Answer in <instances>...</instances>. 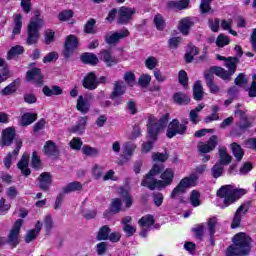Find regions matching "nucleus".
<instances>
[{
    "instance_id": "48",
    "label": "nucleus",
    "mask_w": 256,
    "mask_h": 256,
    "mask_svg": "<svg viewBox=\"0 0 256 256\" xmlns=\"http://www.w3.org/2000/svg\"><path fill=\"white\" fill-rule=\"evenodd\" d=\"M200 197L201 196L197 190H193L191 192L190 201L193 207H199V205H201V200L199 199Z\"/></svg>"
},
{
    "instance_id": "42",
    "label": "nucleus",
    "mask_w": 256,
    "mask_h": 256,
    "mask_svg": "<svg viewBox=\"0 0 256 256\" xmlns=\"http://www.w3.org/2000/svg\"><path fill=\"white\" fill-rule=\"evenodd\" d=\"M231 149H232V152H233V155H234L236 161H241V159H243V156L245 155L243 148H241L239 146V144L233 143L231 145Z\"/></svg>"
},
{
    "instance_id": "47",
    "label": "nucleus",
    "mask_w": 256,
    "mask_h": 256,
    "mask_svg": "<svg viewBox=\"0 0 256 256\" xmlns=\"http://www.w3.org/2000/svg\"><path fill=\"white\" fill-rule=\"evenodd\" d=\"M154 24L158 31H163L165 29V19H163V16L161 14H157L154 17Z\"/></svg>"
},
{
    "instance_id": "17",
    "label": "nucleus",
    "mask_w": 256,
    "mask_h": 256,
    "mask_svg": "<svg viewBox=\"0 0 256 256\" xmlns=\"http://www.w3.org/2000/svg\"><path fill=\"white\" fill-rule=\"evenodd\" d=\"M26 79L27 81H33L36 85H43V75L41 74V70L38 68L28 71Z\"/></svg>"
},
{
    "instance_id": "37",
    "label": "nucleus",
    "mask_w": 256,
    "mask_h": 256,
    "mask_svg": "<svg viewBox=\"0 0 256 256\" xmlns=\"http://www.w3.org/2000/svg\"><path fill=\"white\" fill-rule=\"evenodd\" d=\"M173 99L174 102L177 103V105H188V103H191V98L181 92L175 93Z\"/></svg>"
},
{
    "instance_id": "22",
    "label": "nucleus",
    "mask_w": 256,
    "mask_h": 256,
    "mask_svg": "<svg viewBox=\"0 0 256 256\" xmlns=\"http://www.w3.org/2000/svg\"><path fill=\"white\" fill-rule=\"evenodd\" d=\"M18 169H20L22 175H25V177L31 175V170L29 169V154H23L18 162Z\"/></svg>"
},
{
    "instance_id": "23",
    "label": "nucleus",
    "mask_w": 256,
    "mask_h": 256,
    "mask_svg": "<svg viewBox=\"0 0 256 256\" xmlns=\"http://www.w3.org/2000/svg\"><path fill=\"white\" fill-rule=\"evenodd\" d=\"M44 153L47 157H59V147L53 141H47L44 145Z\"/></svg>"
},
{
    "instance_id": "32",
    "label": "nucleus",
    "mask_w": 256,
    "mask_h": 256,
    "mask_svg": "<svg viewBox=\"0 0 256 256\" xmlns=\"http://www.w3.org/2000/svg\"><path fill=\"white\" fill-rule=\"evenodd\" d=\"M37 121V114L35 113H24L21 117V125L22 127H27L31 125V123H35Z\"/></svg>"
},
{
    "instance_id": "3",
    "label": "nucleus",
    "mask_w": 256,
    "mask_h": 256,
    "mask_svg": "<svg viewBox=\"0 0 256 256\" xmlns=\"http://www.w3.org/2000/svg\"><path fill=\"white\" fill-rule=\"evenodd\" d=\"M245 193H247L245 189H239L234 185H224L217 191V196L219 199H223L222 208H225L235 203V201L242 197V195H245Z\"/></svg>"
},
{
    "instance_id": "64",
    "label": "nucleus",
    "mask_w": 256,
    "mask_h": 256,
    "mask_svg": "<svg viewBox=\"0 0 256 256\" xmlns=\"http://www.w3.org/2000/svg\"><path fill=\"white\" fill-rule=\"evenodd\" d=\"M153 143H155V141H153L151 139H150V141L142 143L141 150H140L141 153H149V151H151V149H153Z\"/></svg>"
},
{
    "instance_id": "34",
    "label": "nucleus",
    "mask_w": 256,
    "mask_h": 256,
    "mask_svg": "<svg viewBox=\"0 0 256 256\" xmlns=\"http://www.w3.org/2000/svg\"><path fill=\"white\" fill-rule=\"evenodd\" d=\"M237 63H239V58L228 57L225 62V67L229 70L230 75H233L237 71Z\"/></svg>"
},
{
    "instance_id": "60",
    "label": "nucleus",
    "mask_w": 256,
    "mask_h": 256,
    "mask_svg": "<svg viewBox=\"0 0 256 256\" xmlns=\"http://www.w3.org/2000/svg\"><path fill=\"white\" fill-rule=\"evenodd\" d=\"M92 175L95 179H101L103 177V167L99 165H94L92 168Z\"/></svg>"
},
{
    "instance_id": "26",
    "label": "nucleus",
    "mask_w": 256,
    "mask_h": 256,
    "mask_svg": "<svg viewBox=\"0 0 256 256\" xmlns=\"http://www.w3.org/2000/svg\"><path fill=\"white\" fill-rule=\"evenodd\" d=\"M137 149V145L131 142H126L123 145L122 158L123 159H131L133 157V153Z\"/></svg>"
},
{
    "instance_id": "15",
    "label": "nucleus",
    "mask_w": 256,
    "mask_h": 256,
    "mask_svg": "<svg viewBox=\"0 0 256 256\" xmlns=\"http://www.w3.org/2000/svg\"><path fill=\"white\" fill-rule=\"evenodd\" d=\"M13 139H15V128L8 127L2 131V147H9L13 143Z\"/></svg>"
},
{
    "instance_id": "4",
    "label": "nucleus",
    "mask_w": 256,
    "mask_h": 256,
    "mask_svg": "<svg viewBox=\"0 0 256 256\" xmlns=\"http://www.w3.org/2000/svg\"><path fill=\"white\" fill-rule=\"evenodd\" d=\"M44 22L41 17V11L35 10L34 16L30 19L27 27V45H35L39 41V29L43 27Z\"/></svg>"
},
{
    "instance_id": "35",
    "label": "nucleus",
    "mask_w": 256,
    "mask_h": 256,
    "mask_svg": "<svg viewBox=\"0 0 256 256\" xmlns=\"http://www.w3.org/2000/svg\"><path fill=\"white\" fill-rule=\"evenodd\" d=\"M168 5L170 9H174V11H181L189 7V0L172 1L169 2Z\"/></svg>"
},
{
    "instance_id": "28",
    "label": "nucleus",
    "mask_w": 256,
    "mask_h": 256,
    "mask_svg": "<svg viewBox=\"0 0 256 256\" xmlns=\"http://www.w3.org/2000/svg\"><path fill=\"white\" fill-rule=\"evenodd\" d=\"M217 223V217L209 218L207 221V231L211 241H213V237H215V233H217Z\"/></svg>"
},
{
    "instance_id": "36",
    "label": "nucleus",
    "mask_w": 256,
    "mask_h": 256,
    "mask_svg": "<svg viewBox=\"0 0 256 256\" xmlns=\"http://www.w3.org/2000/svg\"><path fill=\"white\" fill-rule=\"evenodd\" d=\"M42 91L46 97H53V95H63V89H61L59 86H53L52 88L44 86Z\"/></svg>"
},
{
    "instance_id": "45",
    "label": "nucleus",
    "mask_w": 256,
    "mask_h": 256,
    "mask_svg": "<svg viewBox=\"0 0 256 256\" xmlns=\"http://www.w3.org/2000/svg\"><path fill=\"white\" fill-rule=\"evenodd\" d=\"M82 153L87 157H97L99 155V149L86 145L83 146Z\"/></svg>"
},
{
    "instance_id": "51",
    "label": "nucleus",
    "mask_w": 256,
    "mask_h": 256,
    "mask_svg": "<svg viewBox=\"0 0 256 256\" xmlns=\"http://www.w3.org/2000/svg\"><path fill=\"white\" fill-rule=\"evenodd\" d=\"M69 145L74 151H80L81 147H83V141L81 138L75 137L70 141Z\"/></svg>"
},
{
    "instance_id": "41",
    "label": "nucleus",
    "mask_w": 256,
    "mask_h": 256,
    "mask_svg": "<svg viewBox=\"0 0 256 256\" xmlns=\"http://www.w3.org/2000/svg\"><path fill=\"white\" fill-rule=\"evenodd\" d=\"M81 60L83 63H88L89 65H97V63H99V58L93 53H84L81 56Z\"/></svg>"
},
{
    "instance_id": "6",
    "label": "nucleus",
    "mask_w": 256,
    "mask_h": 256,
    "mask_svg": "<svg viewBox=\"0 0 256 256\" xmlns=\"http://www.w3.org/2000/svg\"><path fill=\"white\" fill-rule=\"evenodd\" d=\"M197 179L199 177L196 174H192L189 177L183 178L179 184L173 189L170 197L171 199H175V197H179V195H183L189 189V187H195L197 183Z\"/></svg>"
},
{
    "instance_id": "24",
    "label": "nucleus",
    "mask_w": 256,
    "mask_h": 256,
    "mask_svg": "<svg viewBox=\"0 0 256 256\" xmlns=\"http://www.w3.org/2000/svg\"><path fill=\"white\" fill-rule=\"evenodd\" d=\"M42 227H43V224L40 221H38L35 225V228L32 230H29L26 233L25 241L27 243H31V241H35V239H37V235H39V233H41Z\"/></svg>"
},
{
    "instance_id": "54",
    "label": "nucleus",
    "mask_w": 256,
    "mask_h": 256,
    "mask_svg": "<svg viewBox=\"0 0 256 256\" xmlns=\"http://www.w3.org/2000/svg\"><path fill=\"white\" fill-rule=\"evenodd\" d=\"M44 41L46 45H51L55 41V32L53 30H46L44 33Z\"/></svg>"
},
{
    "instance_id": "59",
    "label": "nucleus",
    "mask_w": 256,
    "mask_h": 256,
    "mask_svg": "<svg viewBox=\"0 0 256 256\" xmlns=\"http://www.w3.org/2000/svg\"><path fill=\"white\" fill-rule=\"evenodd\" d=\"M95 19H90L84 26L85 33H95Z\"/></svg>"
},
{
    "instance_id": "55",
    "label": "nucleus",
    "mask_w": 256,
    "mask_h": 256,
    "mask_svg": "<svg viewBox=\"0 0 256 256\" xmlns=\"http://www.w3.org/2000/svg\"><path fill=\"white\" fill-rule=\"evenodd\" d=\"M123 79L129 87H133V85H135V74L133 72H126Z\"/></svg>"
},
{
    "instance_id": "8",
    "label": "nucleus",
    "mask_w": 256,
    "mask_h": 256,
    "mask_svg": "<svg viewBox=\"0 0 256 256\" xmlns=\"http://www.w3.org/2000/svg\"><path fill=\"white\" fill-rule=\"evenodd\" d=\"M185 133H187V125L174 119L169 123L166 135L168 139H173L176 135H185Z\"/></svg>"
},
{
    "instance_id": "63",
    "label": "nucleus",
    "mask_w": 256,
    "mask_h": 256,
    "mask_svg": "<svg viewBox=\"0 0 256 256\" xmlns=\"http://www.w3.org/2000/svg\"><path fill=\"white\" fill-rule=\"evenodd\" d=\"M59 59V54L56 52H50L43 58V63H53Z\"/></svg>"
},
{
    "instance_id": "50",
    "label": "nucleus",
    "mask_w": 256,
    "mask_h": 256,
    "mask_svg": "<svg viewBox=\"0 0 256 256\" xmlns=\"http://www.w3.org/2000/svg\"><path fill=\"white\" fill-rule=\"evenodd\" d=\"M44 227L46 229V233H51V230L53 229L54 224H53V217L50 214H47L44 217Z\"/></svg>"
},
{
    "instance_id": "39",
    "label": "nucleus",
    "mask_w": 256,
    "mask_h": 256,
    "mask_svg": "<svg viewBox=\"0 0 256 256\" xmlns=\"http://www.w3.org/2000/svg\"><path fill=\"white\" fill-rule=\"evenodd\" d=\"M24 51L25 49L23 48V46L21 45L14 46L9 50L7 54V59L11 61V59H15V57H17L18 55H23Z\"/></svg>"
},
{
    "instance_id": "25",
    "label": "nucleus",
    "mask_w": 256,
    "mask_h": 256,
    "mask_svg": "<svg viewBox=\"0 0 256 256\" xmlns=\"http://www.w3.org/2000/svg\"><path fill=\"white\" fill-rule=\"evenodd\" d=\"M191 27H193V20L190 17H186L180 21L178 29L182 35H189Z\"/></svg>"
},
{
    "instance_id": "16",
    "label": "nucleus",
    "mask_w": 256,
    "mask_h": 256,
    "mask_svg": "<svg viewBox=\"0 0 256 256\" xmlns=\"http://www.w3.org/2000/svg\"><path fill=\"white\" fill-rule=\"evenodd\" d=\"M99 57L100 61H103L107 67H113V65H117V63H119L117 58H115L109 50H102Z\"/></svg>"
},
{
    "instance_id": "53",
    "label": "nucleus",
    "mask_w": 256,
    "mask_h": 256,
    "mask_svg": "<svg viewBox=\"0 0 256 256\" xmlns=\"http://www.w3.org/2000/svg\"><path fill=\"white\" fill-rule=\"evenodd\" d=\"M230 40L229 37L220 34L216 39V45L217 47H225L226 45H229Z\"/></svg>"
},
{
    "instance_id": "62",
    "label": "nucleus",
    "mask_w": 256,
    "mask_h": 256,
    "mask_svg": "<svg viewBox=\"0 0 256 256\" xmlns=\"http://www.w3.org/2000/svg\"><path fill=\"white\" fill-rule=\"evenodd\" d=\"M138 83H139V85H141V87H147V85H149V83H151V75H149V74L141 75L138 80Z\"/></svg>"
},
{
    "instance_id": "20",
    "label": "nucleus",
    "mask_w": 256,
    "mask_h": 256,
    "mask_svg": "<svg viewBox=\"0 0 256 256\" xmlns=\"http://www.w3.org/2000/svg\"><path fill=\"white\" fill-rule=\"evenodd\" d=\"M77 111H80L83 115H86V113H89V109H91V103L89 102V99L79 96L77 99L76 104Z\"/></svg>"
},
{
    "instance_id": "13",
    "label": "nucleus",
    "mask_w": 256,
    "mask_h": 256,
    "mask_svg": "<svg viewBox=\"0 0 256 256\" xmlns=\"http://www.w3.org/2000/svg\"><path fill=\"white\" fill-rule=\"evenodd\" d=\"M82 85L84 89H88L89 91H95L97 87H99V82H97V76L94 72H90L87 76L82 80Z\"/></svg>"
},
{
    "instance_id": "27",
    "label": "nucleus",
    "mask_w": 256,
    "mask_h": 256,
    "mask_svg": "<svg viewBox=\"0 0 256 256\" xmlns=\"http://www.w3.org/2000/svg\"><path fill=\"white\" fill-rule=\"evenodd\" d=\"M88 119L89 118L87 116L80 117L76 125L72 128L73 133H78V135H83V133H85V127H87Z\"/></svg>"
},
{
    "instance_id": "21",
    "label": "nucleus",
    "mask_w": 256,
    "mask_h": 256,
    "mask_svg": "<svg viewBox=\"0 0 256 256\" xmlns=\"http://www.w3.org/2000/svg\"><path fill=\"white\" fill-rule=\"evenodd\" d=\"M205 73H211L212 75H217V77H220L221 79H224V81H227V79H231V73L227 70L213 66L209 70H206Z\"/></svg>"
},
{
    "instance_id": "38",
    "label": "nucleus",
    "mask_w": 256,
    "mask_h": 256,
    "mask_svg": "<svg viewBox=\"0 0 256 256\" xmlns=\"http://www.w3.org/2000/svg\"><path fill=\"white\" fill-rule=\"evenodd\" d=\"M203 86L201 85V81H196L193 86V97L196 101H201L203 99Z\"/></svg>"
},
{
    "instance_id": "61",
    "label": "nucleus",
    "mask_w": 256,
    "mask_h": 256,
    "mask_svg": "<svg viewBox=\"0 0 256 256\" xmlns=\"http://www.w3.org/2000/svg\"><path fill=\"white\" fill-rule=\"evenodd\" d=\"M211 1L213 0H202L200 4L201 13H209L211 11Z\"/></svg>"
},
{
    "instance_id": "44",
    "label": "nucleus",
    "mask_w": 256,
    "mask_h": 256,
    "mask_svg": "<svg viewBox=\"0 0 256 256\" xmlns=\"http://www.w3.org/2000/svg\"><path fill=\"white\" fill-rule=\"evenodd\" d=\"M119 193L122 195L126 209H129L133 205V197L130 196L129 192L124 190L123 187L119 188Z\"/></svg>"
},
{
    "instance_id": "14",
    "label": "nucleus",
    "mask_w": 256,
    "mask_h": 256,
    "mask_svg": "<svg viewBox=\"0 0 256 256\" xmlns=\"http://www.w3.org/2000/svg\"><path fill=\"white\" fill-rule=\"evenodd\" d=\"M249 211V206L242 204L236 210L234 214V218L232 220L231 229H237L241 225V219H243V215H245Z\"/></svg>"
},
{
    "instance_id": "33",
    "label": "nucleus",
    "mask_w": 256,
    "mask_h": 256,
    "mask_svg": "<svg viewBox=\"0 0 256 256\" xmlns=\"http://www.w3.org/2000/svg\"><path fill=\"white\" fill-rule=\"evenodd\" d=\"M125 93V83L123 81H116L114 83V90L112 92V99L121 97Z\"/></svg>"
},
{
    "instance_id": "43",
    "label": "nucleus",
    "mask_w": 256,
    "mask_h": 256,
    "mask_svg": "<svg viewBox=\"0 0 256 256\" xmlns=\"http://www.w3.org/2000/svg\"><path fill=\"white\" fill-rule=\"evenodd\" d=\"M110 233H111V228H109V226H102L97 234V240L107 241V239H109Z\"/></svg>"
},
{
    "instance_id": "56",
    "label": "nucleus",
    "mask_w": 256,
    "mask_h": 256,
    "mask_svg": "<svg viewBox=\"0 0 256 256\" xmlns=\"http://www.w3.org/2000/svg\"><path fill=\"white\" fill-rule=\"evenodd\" d=\"M212 175L215 179L223 175V165L217 163L212 167Z\"/></svg>"
},
{
    "instance_id": "52",
    "label": "nucleus",
    "mask_w": 256,
    "mask_h": 256,
    "mask_svg": "<svg viewBox=\"0 0 256 256\" xmlns=\"http://www.w3.org/2000/svg\"><path fill=\"white\" fill-rule=\"evenodd\" d=\"M11 209V204L7 203L5 198L0 199V215H7V211Z\"/></svg>"
},
{
    "instance_id": "58",
    "label": "nucleus",
    "mask_w": 256,
    "mask_h": 256,
    "mask_svg": "<svg viewBox=\"0 0 256 256\" xmlns=\"http://www.w3.org/2000/svg\"><path fill=\"white\" fill-rule=\"evenodd\" d=\"M71 17H73V12L71 10H64L58 15L59 21H69Z\"/></svg>"
},
{
    "instance_id": "7",
    "label": "nucleus",
    "mask_w": 256,
    "mask_h": 256,
    "mask_svg": "<svg viewBox=\"0 0 256 256\" xmlns=\"http://www.w3.org/2000/svg\"><path fill=\"white\" fill-rule=\"evenodd\" d=\"M21 227H23V220L18 219L15 221L12 229L8 233L6 242L13 249H15V247L21 243V239L19 237L21 233Z\"/></svg>"
},
{
    "instance_id": "40",
    "label": "nucleus",
    "mask_w": 256,
    "mask_h": 256,
    "mask_svg": "<svg viewBox=\"0 0 256 256\" xmlns=\"http://www.w3.org/2000/svg\"><path fill=\"white\" fill-rule=\"evenodd\" d=\"M122 207H123V202L121 201V199L114 198L112 199V202L110 204V212L115 214L121 211H125V209H123Z\"/></svg>"
},
{
    "instance_id": "57",
    "label": "nucleus",
    "mask_w": 256,
    "mask_h": 256,
    "mask_svg": "<svg viewBox=\"0 0 256 256\" xmlns=\"http://www.w3.org/2000/svg\"><path fill=\"white\" fill-rule=\"evenodd\" d=\"M159 61L157 60V58L151 56L149 57L146 61H145V65L147 67V69H150L152 71V69H155L158 65Z\"/></svg>"
},
{
    "instance_id": "1",
    "label": "nucleus",
    "mask_w": 256,
    "mask_h": 256,
    "mask_svg": "<svg viewBox=\"0 0 256 256\" xmlns=\"http://www.w3.org/2000/svg\"><path fill=\"white\" fill-rule=\"evenodd\" d=\"M163 165L162 164H154L149 171L148 174L144 177L141 182L142 187H147L150 191H163L166 187H169L173 184V180L175 179V171L171 168H167L163 173ZM160 175V180L155 178L156 175Z\"/></svg>"
},
{
    "instance_id": "2",
    "label": "nucleus",
    "mask_w": 256,
    "mask_h": 256,
    "mask_svg": "<svg viewBox=\"0 0 256 256\" xmlns=\"http://www.w3.org/2000/svg\"><path fill=\"white\" fill-rule=\"evenodd\" d=\"M234 245L228 247L227 256H243L251 251V237L246 233L240 232L233 238Z\"/></svg>"
},
{
    "instance_id": "19",
    "label": "nucleus",
    "mask_w": 256,
    "mask_h": 256,
    "mask_svg": "<svg viewBox=\"0 0 256 256\" xmlns=\"http://www.w3.org/2000/svg\"><path fill=\"white\" fill-rule=\"evenodd\" d=\"M38 180H39L40 189H42V191H49V187H51V183H52L51 173L43 172L39 176Z\"/></svg>"
},
{
    "instance_id": "18",
    "label": "nucleus",
    "mask_w": 256,
    "mask_h": 256,
    "mask_svg": "<svg viewBox=\"0 0 256 256\" xmlns=\"http://www.w3.org/2000/svg\"><path fill=\"white\" fill-rule=\"evenodd\" d=\"M204 78L206 79V85L210 91V93H213L214 95L219 93L220 88L213 79H215V76L211 72H204Z\"/></svg>"
},
{
    "instance_id": "9",
    "label": "nucleus",
    "mask_w": 256,
    "mask_h": 256,
    "mask_svg": "<svg viewBox=\"0 0 256 256\" xmlns=\"http://www.w3.org/2000/svg\"><path fill=\"white\" fill-rule=\"evenodd\" d=\"M77 47H79V40L77 39V37H75L74 35L67 36L64 43V57L66 59H69V57H71V55L75 53Z\"/></svg>"
},
{
    "instance_id": "46",
    "label": "nucleus",
    "mask_w": 256,
    "mask_h": 256,
    "mask_svg": "<svg viewBox=\"0 0 256 256\" xmlns=\"http://www.w3.org/2000/svg\"><path fill=\"white\" fill-rule=\"evenodd\" d=\"M155 223V219L151 215L143 216L139 221L138 224L140 227H151Z\"/></svg>"
},
{
    "instance_id": "49",
    "label": "nucleus",
    "mask_w": 256,
    "mask_h": 256,
    "mask_svg": "<svg viewBox=\"0 0 256 256\" xmlns=\"http://www.w3.org/2000/svg\"><path fill=\"white\" fill-rule=\"evenodd\" d=\"M167 159H169V156L165 153L157 152L152 154V160L154 161V163H165Z\"/></svg>"
},
{
    "instance_id": "10",
    "label": "nucleus",
    "mask_w": 256,
    "mask_h": 256,
    "mask_svg": "<svg viewBox=\"0 0 256 256\" xmlns=\"http://www.w3.org/2000/svg\"><path fill=\"white\" fill-rule=\"evenodd\" d=\"M218 144L219 137L217 135H213L207 142H201L198 145V150L200 153H211V151H214Z\"/></svg>"
},
{
    "instance_id": "11",
    "label": "nucleus",
    "mask_w": 256,
    "mask_h": 256,
    "mask_svg": "<svg viewBox=\"0 0 256 256\" xmlns=\"http://www.w3.org/2000/svg\"><path fill=\"white\" fill-rule=\"evenodd\" d=\"M125 37H129V30L127 29L106 34L105 41L108 43V45H115V43H119V41H121V39H125Z\"/></svg>"
},
{
    "instance_id": "12",
    "label": "nucleus",
    "mask_w": 256,
    "mask_h": 256,
    "mask_svg": "<svg viewBox=\"0 0 256 256\" xmlns=\"http://www.w3.org/2000/svg\"><path fill=\"white\" fill-rule=\"evenodd\" d=\"M136 11L137 10L135 8L122 6L118 11V23L125 24L128 21H131V17H133Z\"/></svg>"
},
{
    "instance_id": "5",
    "label": "nucleus",
    "mask_w": 256,
    "mask_h": 256,
    "mask_svg": "<svg viewBox=\"0 0 256 256\" xmlns=\"http://www.w3.org/2000/svg\"><path fill=\"white\" fill-rule=\"evenodd\" d=\"M169 123V114H165L160 119H157L155 116H148L147 123V131H148V139L152 141H157V137H159V133L163 131L167 127Z\"/></svg>"
},
{
    "instance_id": "30",
    "label": "nucleus",
    "mask_w": 256,
    "mask_h": 256,
    "mask_svg": "<svg viewBox=\"0 0 256 256\" xmlns=\"http://www.w3.org/2000/svg\"><path fill=\"white\" fill-rule=\"evenodd\" d=\"M219 163L220 165H229L231 163V155L227 153V148L226 147H220L219 148Z\"/></svg>"
},
{
    "instance_id": "31",
    "label": "nucleus",
    "mask_w": 256,
    "mask_h": 256,
    "mask_svg": "<svg viewBox=\"0 0 256 256\" xmlns=\"http://www.w3.org/2000/svg\"><path fill=\"white\" fill-rule=\"evenodd\" d=\"M23 27V16L21 14H16L14 17V28L12 30V35H19Z\"/></svg>"
},
{
    "instance_id": "29",
    "label": "nucleus",
    "mask_w": 256,
    "mask_h": 256,
    "mask_svg": "<svg viewBox=\"0 0 256 256\" xmlns=\"http://www.w3.org/2000/svg\"><path fill=\"white\" fill-rule=\"evenodd\" d=\"M75 191H83V184H81V182H70L63 188L64 194L73 193Z\"/></svg>"
}]
</instances>
